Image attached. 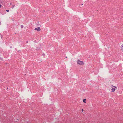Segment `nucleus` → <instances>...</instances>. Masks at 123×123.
Here are the masks:
<instances>
[{
	"label": "nucleus",
	"instance_id": "10",
	"mask_svg": "<svg viewBox=\"0 0 123 123\" xmlns=\"http://www.w3.org/2000/svg\"><path fill=\"white\" fill-rule=\"evenodd\" d=\"M82 111H83V109H82Z\"/></svg>",
	"mask_w": 123,
	"mask_h": 123
},
{
	"label": "nucleus",
	"instance_id": "7",
	"mask_svg": "<svg viewBox=\"0 0 123 123\" xmlns=\"http://www.w3.org/2000/svg\"><path fill=\"white\" fill-rule=\"evenodd\" d=\"M6 11H7V12H9V10H6Z\"/></svg>",
	"mask_w": 123,
	"mask_h": 123
},
{
	"label": "nucleus",
	"instance_id": "8",
	"mask_svg": "<svg viewBox=\"0 0 123 123\" xmlns=\"http://www.w3.org/2000/svg\"><path fill=\"white\" fill-rule=\"evenodd\" d=\"M14 6H13L12 7V8H13Z\"/></svg>",
	"mask_w": 123,
	"mask_h": 123
},
{
	"label": "nucleus",
	"instance_id": "5",
	"mask_svg": "<svg viewBox=\"0 0 123 123\" xmlns=\"http://www.w3.org/2000/svg\"><path fill=\"white\" fill-rule=\"evenodd\" d=\"M121 50H123V44H122L121 46Z\"/></svg>",
	"mask_w": 123,
	"mask_h": 123
},
{
	"label": "nucleus",
	"instance_id": "1",
	"mask_svg": "<svg viewBox=\"0 0 123 123\" xmlns=\"http://www.w3.org/2000/svg\"><path fill=\"white\" fill-rule=\"evenodd\" d=\"M111 87L112 88V89L111 90V92H114L117 89V87L113 85H111Z\"/></svg>",
	"mask_w": 123,
	"mask_h": 123
},
{
	"label": "nucleus",
	"instance_id": "9",
	"mask_svg": "<svg viewBox=\"0 0 123 123\" xmlns=\"http://www.w3.org/2000/svg\"><path fill=\"white\" fill-rule=\"evenodd\" d=\"M1 6V5L0 4V8Z\"/></svg>",
	"mask_w": 123,
	"mask_h": 123
},
{
	"label": "nucleus",
	"instance_id": "2",
	"mask_svg": "<svg viewBox=\"0 0 123 123\" xmlns=\"http://www.w3.org/2000/svg\"><path fill=\"white\" fill-rule=\"evenodd\" d=\"M77 63L79 65H83L84 63L83 61L78 60L77 61Z\"/></svg>",
	"mask_w": 123,
	"mask_h": 123
},
{
	"label": "nucleus",
	"instance_id": "11",
	"mask_svg": "<svg viewBox=\"0 0 123 123\" xmlns=\"http://www.w3.org/2000/svg\"><path fill=\"white\" fill-rule=\"evenodd\" d=\"M82 5H83V4H82Z\"/></svg>",
	"mask_w": 123,
	"mask_h": 123
},
{
	"label": "nucleus",
	"instance_id": "3",
	"mask_svg": "<svg viewBox=\"0 0 123 123\" xmlns=\"http://www.w3.org/2000/svg\"><path fill=\"white\" fill-rule=\"evenodd\" d=\"M34 30H37V31H40L41 30V29L40 27H38L37 28H35Z\"/></svg>",
	"mask_w": 123,
	"mask_h": 123
},
{
	"label": "nucleus",
	"instance_id": "4",
	"mask_svg": "<svg viewBox=\"0 0 123 123\" xmlns=\"http://www.w3.org/2000/svg\"><path fill=\"white\" fill-rule=\"evenodd\" d=\"M83 102L85 103H86V99H84L83 100Z\"/></svg>",
	"mask_w": 123,
	"mask_h": 123
},
{
	"label": "nucleus",
	"instance_id": "6",
	"mask_svg": "<svg viewBox=\"0 0 123 123\" xmlns=\"http://www.w3.org/2000/svg\"><path fill=\"white\" fill-rule=\"evenodd\" d=\"M21 28H22L23 27V25H21Z\"/></svg>",
	"mask_w": 123,
	"mask_h": 123
}]
</instances>
